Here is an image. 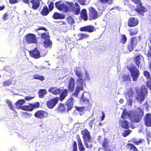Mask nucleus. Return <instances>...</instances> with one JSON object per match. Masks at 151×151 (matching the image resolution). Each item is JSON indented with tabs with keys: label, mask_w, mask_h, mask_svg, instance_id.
I'll return each instance as SVG.
<instances>
[{
	"label": "nucleus",
	"mask_w": 151,
	"mask_h": 151,
	"mask_svg": "<svg viewBox=\"0 0 151 151\" xmlns=\"http://www.w3.org/2000/svg\"><path fill=\"white\" fill-rule=\"evenodd\" d=\"M63 91L61 87H51L48 90L49 92L54 95H60Z\"/></svg>",
	"instance_id": "nucleus-18"
},
{
	"label": "nucleus",
	"mask_w": 151,
	"mask_h": 151,
	"mask_svg": "<svg viewBox=\"0 0 151 151\" xmlns=\"http://www.w3.org/2000/svg\"><path fill=\"white\" fill-rule=\"evenodd\" d=\"M140 56L142 57L140 54L138 55L135 57L134 58V61L138 67H139L141 63Z\"/></svg>",
	"instance_id": "nucleus-35"
},
{
	"label": "nucleus",
	"mask_w": 151,
	"mask_h": 151,
	"mask_svg": "<svg viewBox=\"0 0 151 151\" xmlns=\"http://www.w3.org/2000/svg\"><path fill=\"white\" fill-rule=\"evenodd\" d=\"M144 112L142 109L138 108L132 114H131L130 119L131 122L134 123H137L141 120L142 117L143 115Z\"/></svg>",
	"instance_id": "nucleus-5"
},
{
	"label": "nucleus",
	"mask_w": 151,
	"mask_h": 151,
	"mask_svg": "<svg viewBox=\"0 0 151 151\" xmlns=\"http://www.w3.org/2000/svg\"><path fill=\"white\" fill-rule=\"evenodd\" d=\"M44 77L43 76H40L37 78V80H40L41 81H43L44 80Z\"/></svg>",
	"instance_id": "nucleus-58"
},
{
	"label": "nucleus",
	"mask_w": 151,
	"mask_h": 151,
	"mask_svg": "<svg viewBox=\"0 0 151 151\" xmlns=\"http://www.w3.org/2000/svg\"><path fill=\"white\" fill-rule=\"evenodd\" d=\"M66 3L68 6L69 9L70 11L73 12L76 15H78L80 11V7L77 3L74 4L73 2L66 1Z\"/></svg>",
	"instance_id": "nucleus-6"
},
{
	"label": "nucleus",
	"mask_w": 151,
	"mask_h": 151,
	"mask_svg": "<svg viewBox=\"0 0 151 151\" xmlns=\"http://www.w3.org/2000/svg\"><path fill=\"white\" fill-rule=\"evenodd\" d=\"M81 134L82 135L86 147L90 149H91L93 145L91 143V137L90 132L87 129L85 128L81 131Z\"/></svg>",
	"instance_id": "nucleus-4"
},
{
	"label": "nucleus",
	"mask_w": 151,
	"mask_h": 151,
	"mask_svg": "<svg viewBox=\"0 0 151 151\" xmlns=\"http://www.w3.org/2000/svg\"><path fill=\"white\" fill-rule=\"evenodd\" d=\"M98 1L103 4H107L111 5L112 4L113 0H98Z\"/></svg>",
	"instance_id": "nucleus-40"
},
{
	"label": "nucleus",
	"mask_w": 151,
	"mask_h": 151,
	"mask_svg": "<svg viewBox=\"0 0 151 151\" xmlns=\"http://www.w3.org/2000/svg\"><path fill=\"white\" fill-rule=\"evenodd\" d=\"M55 6L58 10H61L65 13L68 12L69 9V6L66 4L64 3L61 4L59 2H56Z\"/></svg>",
	"instance_id": "nucleus-14"
},
{
	"label": "nucleus",
	"mask_w": 151,
	"mask_h": 151,
	"mask_svg": "<svg viewBox=\"0 0 151 151\" xmlns=\"http://www.w3.org/2000/svg\"><path fill=\"white\" fill-rule=\"evenodd\" d=\"M75 80L74 78L72 77H70L68 80V88L67 89L70 92L73 91L75 87Z\"/></svg>",
	"instance_id": "nucleus-17"
},
{
	"label": "nucleus",
	"mask_w": 151,
	"mask_h": 151,
	"mask_svg": "<svg viewBox=\"0 0 151 151\" xmlns=\"http://www.w3.org/2000/svg\"><path fill=\"white\" fill-rule=\"evenodd\" d=\"M78 36L79 37L78 40H81L84 38H87L89 37V35L87 34L81 33L78 34Z\"/></svg>",
	"instance_id": "nucleus-39"
},
{
	"label": "nucleus",
	"mask_w": 151,
	"mask_h": 151,
	"mask_svg": "<svg viewBox=\"0 0 151 151\" xmlns=\"http://www.w3.org/2000/svg\"><path fill=\"white\" fill-rule=\"evenodd\" d=\"M49 10L51 11L54 8V3L53 1H50L48 5Z\"/></svg>",
	"instance_id": "nucleus-52"
},
{
	"label": "nucleus",
	"mask_w": 151,
	"mask_h": 151,
	"mask_svg": "<svg viewBox=\"0 0 151 151\" xmlns=\"http://www.w3.org/2000/svg\"><path fill=\"white\" fill-rule=\"evenodd\" d=\"M9 3L11 4H14L18 2V0H9Z\"/></svg>",
	"instance_id": "nucleus-55"
},
{
	"label": "nucleus",
	"mask_w": 151,
	"mask_h": 151,
	"mask_svg": "<svg viewBox=\"0 0 151 151\" xmlns=\"http://www.w3.org/2000/svg\"><path fill=\"white\" fill-rule=\"evenodd\" d=\"M102 116L101 117V121L104 120L105 115L103 111L102 112Z\"/></svg>",
	"instance_id": "nucleus-61"
},
{
	"label": "nucleus",
	"mask_w": 151,
	"mask_h": 151,
	"mask_svg": "<svg viewBox=\"0 0 151 151\" xmlns=\"http://www.w3.org/2000/svg\"><path fill=\"white\" fill-rule=\"evenodd\" d=\"M81 99L82 101L86 103V108H87L90 105V102L88 99L86 98H84L83 97H81Z\"/></svg>",
	"instance_id": "nucleus-44"
},
{
	"label": "nucleus",
	"mask_w": 151,
	"mask_h": 151,
	"mask_svg": "<svg viewBox=\"0 0 151 151\" xmlns=\"http://www.w3.org/2000/svg\"><path fill=\"white\" fill-rule=\"evenodd\" d=\"M73 98L72 97H71L67 100L65 103L68 111L70 110L73 107Z\"/></svg>",
	"instance_id": "nucleus-25"
},
{
	"label": "nucleus",
	"mask_w": 151,
	"mask_h": 151,
	"mask_svg": "<svg viewBox=\"0 0 151 151\" xmlns=\"http://www.w3.org/2000/svg\"><path fill=\"white\" fill-rule=\"evenodd\" d=\"M23 3L29 4L31 3L32 4L31 8L34 10H37L39 7L40 4V0H22Z\"/></svg>",
	"instance_id": "nucleus-10"
},
{
	"label": "nucleus",
	"mask_w": 151,
	"mask_h": 151,
	"mask_svg": "<svg viewBox=\"0 0 151 151\" xmlns=\"http://www.w3.org/2000/svg\"><path fill=\"white\" fill-rule=\"evenodd\" d=\"M134 92L132 89L130 88L128 89L125 94V97L127 100V102L128 103L129 105H132L133 103L132 98L133 97Z\"/></svg>",
	"instance_id": "nucleus-9"
},
{
	"label": "nucleus",
	"mask_w": 151,
	"mask_h": 151,
	"mask_svg": "<svg viewBox=\"0 0 151 151\" xmlns=\"http://www.w3.org/2000/svg\"><path fill=\"white\" fill-rule=\"evenodd\" d=\"M80 30L81 32H87L91 33L95 31V27L93 25H89L80 28Z\"/></svg>",
	"instance_id": "nucleus-21"
},
{
	"label": "nucleus",
	"mask_w": 151,
	"mask_h": 151,
	"mask_svg": "<svg viewBox=\"0 0 151 151\" xmlns=\"http://www.w3.org/2000/svg\"><path fill=\"white\" fill-rule=\"evenodd\" d=\"M25 102V101L24 99H19L15 103L16 107L19 109H22V105Z\"/></svg>",
	"instance_id": "nucleus-32"
},
{
	"label": "nucleus",
	"mask_w": 151,
	"mask_h": 151,
	"mask_svg": "<svg viewBox=\"0 0 151 151\" xmlns=\"http://www.w3.org/2000/svg\"><path fill=\"white\" fill-rule=\"evenodd\" d=\"M67 19L68 23L69 24L72 25L75 22L73 19L70 16L67 17Z\"/></svg>",
	"instance_id": "nucleus-45"
},
{
	"label": "nucleus",
	"mask_w": 151,
	"mask_h": 151,
	"mask_svg": "<svg viewBox=\"0 0 151 151\" xmlns=\"http://www.w3.org/2000/svg\"><path fill=\"white\" fill-rule=\"evenodd\" d=\"M89 17L93 19L98 18L99 16L98 12L93 7H91L89 8Z\"/></svg>",
	"instance_id": "nucleus-15"
},
{
	"label": "nucleus",
	"mask_w": 151,
	"mask_h": 151,
	"mask_svg": "<svg viewBox=\"0 0 151 151\" xmlns=\"http://www.w3.org/2000/svg\"><path fill=\"white\" fill-rule=\"evenodd\" d=\"M26 41L28 44H37V39L36 35L32 33H28L25 36Z\"/></svg>",
	"instance_id": "nucleus-8"
},
{
	"label": "nucleus",
	"mask_w": 151,
	"mask_h": 151,
	"mask_svg": "<svg viewBox=\"0 0 151 151\" xmlns=\"http://www.w3.org/2000/svg\"><path fill=\"white\" fill-rule=\"evenodd\" d=\"M94 118H93V119L91 120L88 123V125L89 126H91V127H92V126L93 125V123L94 122Z\"/></svg>",
	"instance_id": "nucleus-60"
},
{
	"label": "nucleus",
	"mask_w": 151,
	"mask_h": 151,
	"mask_svg": "<svg viewBox=\"0 0 151 151\" xmlns=\"http://www.w3.org/2000/svg\"><path fill=\"white\" fill-rule=\"evenodd\" d=\"M126 147L127 150L129 151H139L137 147L132 143H127Z\"/></svg>",
	"instance_id": "nucleus-29"
},
{
	"label": "nucleus",
	"mask_w": 151,
	"mask_h": 151,
	"mask_svg": "<svg viewBox=\"0 0 151 151\" xmlns=\"http://www.w3.org/2000/svg\"><path fill=\"white\" fill-rule=\"evenodd\" d=\"M132 132L130 129L124 130V133L122 134V135L124 137H125L129 135Z\"/></svg>",
	"instance_id": "nucleus-48"
},
{
	"label": "nucleus",
	"mask_w": 151,
	"mask_h": 151,
	"mask_svg": "<svg viewBox=\"0 0 151 151\" xmlns=\"http://www.w3.org/2000/svg\"><path fill=\"white\" fill-rule=\"evenodd\" d=\"M122 78L123 81H126L129 80L130 77L129 74H124L123 75Z\"/></svg>",
	"instance_id": "nucleus-49"
},
{
	"label": "nucleus",
	"mask_w": 151,
	"mask_h": 151,
	"mask_svg": "<svg viewBox=\"0 0 151 151\" xmlns=\"http://www.w3.org/2000/svg\"><path fill=\"white\" fill-rule=\"evenodd\" d=\"M28 105L23 106L22 109L24 111H32L36 108L39 107L40 104L38 102H36L34 104H28Z\"/></svg>",
	"instance_id": "nucleus-11"
},
{
	"label": "nucleus",
	"mask_w": 151,
	"mask_h": 151,
	"mask_svg": "<svg viewBox=\"0 0 151 151\" xmlns=\"http://www.w3.org/2000/svg\"><path fill=\"white\" fill-rule=\"evenodd\" d=\"M86 0H78V2L82 5H85Z\"/></svg>",
	"instance_id": "nucleus-57"
},
{
	"label": "nucleus",
	"mask_w": 151,
	"mask_h": 151,
	"mask_svg": "<svg viewBox=\"0 0 151 151\" xmlns=\"http://www.w3.org/2000/svg\"><path fill=\"white\" fill-rule=\"evenodd\" d=\"M8 106L12 110H13V111L14 110V108H13V106L12 103H11V104H9V105H8Z\"/></svg>",
	"instance_id": "nucleus-64"
},
{
	"label": "nucleus",
	"mask_w": 151,
	"mask_h": 151,
	"mask_svg": "<svg viewBox=\"0 0 151 151\" xmlns=\"http://www.w3.org/2000/svg\"><path fill=\"white\" fill-rule=\"evenodd\" d=\"M139 23V20L137 18L134 17H130L127 22V25L130 27H133L137 26Z\"/></svg>",
	"instance_id": "nucleus-13"
},
{
	"label": "nucleus",
	"mask_w": 151,
	"mask_h": 151,
	"mask_svg": "<svg viewBox=\"0 0 151 151\" xmlns=\"http://www.w3.org/2000/svg\"><path fill=\"white\" fill-rule=\"evenodd\" d=\"M81 17L85 21L87 20L88 17L86 14V10L84 9L82 11V12L81 14Z\"/></svg>",
	"instance_id": "nucleus-41"
},
{
	"label": "nucleus",
	"mask_w": 151,
	"mask_h": 151,
	"mask_svg": "<svg viewBox=\"0 0 151 151\" xmlns=\"http://www.w3.org/2000/svg\"><path fill=\"white\" fill-rule=\"evenodd\" d=\"M39 96L40 98H43L45 95L47 94L46 90L45 89H40L38 92Z\"/></svg>",
	"instance_id": "nucleus-37"
},
{
	"label": "nucleus",
	"mask_w": 151,
	"mask_h": 151,
	"mask_svg": "<svg viewBox=\"0 0 151 151\" xmlns=\"http://www.w3.org/2000/svg\"><path fill=\"white\" fill-rule=\"evenodd\" d=\"M133 143L136 145H141L142 144L143 145H146L145 141L144 139L140 138L139 139L137 140L135 138H133L131 139Z\"/></svg>",
	"instance_id": "nucleus-23"
},
{
	"label": "nucleus",
	"mask_w": 151,
	"mask_h": 151,
	"mask_svg": "<svg viewBox=\"0 0 151 151\" xmlns=\"http://www.w3.org/2000/svg\"><path fill=\"white\" fill-rule=\"evenodd\" d=\"M131 114L129 113L127 110L125 109L123 111L121 116V118L124 120L127 119L128 117L130 118Z\"/></svg>",
	"instance_id": "nucleus-30"
},
{
	"label": "nucleus",
	"mask_w": 151,
	"mask_h": 151,
	"mask_svg": "<svg viewBox=\"0 0 151 151\" xmlns=\"http://www.w3.org/2000/svg\"><path fill=\"white\" fill-rule=\"evenodd\" d=\"M127 40V38L126 36L124 35H122L121 38L120 40V43L122 44H125L126 43Z\"/></svg>",
	"instance_id": "nucleus-42"
},
{
	"label": "nucleus",
	"mask_w": 151,
	"mask_h": 151,
	"mask_svg": "<svg viewBox=\"0 0 151 151\" xmlns=\"http://www.w3.org/2000/svg\"><path fill=\"white\" fill-rule=\"evenodd\" d=\"M101 146L103 147V149L105 151H111L108 145V141L107 139L105 138L102 141Z\"/></svg>",
	"instance_id": "nucleus-27"
},
{
	"label": "nucleus",
	"mask_w": 151,
	"mask_h": 151,
	"mask_svg": "<svg viewBox=\"0 0 151 151\" xmlns=\"http://www.w3.org/2000/svg\"><path fill=\"white\" fill-rule=\"evenodd\" d=\"M127 68L130 72L131 76L132 78L133 81H136L139 74L138 69L134 65L127 67Z\"/></svg>",
	"instance_id": "nucleus-7"
},
{
	"label": "nucleus",
	"mask_w": 151,
	"mask_h": 151,
	"mask_svg": "<svg viewBox=\"0 0 151 151\" xmlns=\"http://www.w3.org/2000/svg\"><path fill=\"white\" fill-rule=\"evenodd\" d=\"M72 151H78L77 144L76 141H73L72 145Z\"/></svg>",
	"instance_id": "nucleus-46"
},
{
	"label": "nucleus",
	"mask_w": 151,
	"mask_h": 151,
	"mask_svg": "<svg viewBox=\"0 0 151 151\" xmlns=\"http://www.w3.org/2000/svg\"><path fill=\"white\" fill-rule=\"evenodd\" d=\"M30 56L35 59L40 57V53L37 47H35L33 50L29 52Z\"/></svg>",
	"instance_id": "nucleus-19"
},
{
	"label": "nucleus",
	"mask_w": 151,
	"mask_h": 151,
	"mask_svg": "<svg viewBox=\"0 0 151 151\" xmlns=\"http://www.w3.org/2000/svg\"><path fill=\"white\" fill-rule=\"evenodd\" d=\"M134 47H134V46H133V45L130 43V44L128 45L127 47V48L128 50L129 51L131 52L132 51L133 49V48Z\"/></svg>",
	"instance_id": "nucleus-51"
},
{
	"label": "nucleus",
	"mask_w": 151,
	"mask_h": 151,
	"mask_svg": "<svg viewBox=\"0 0 151 151\" xmlns=\"http://www.w3.org/2000/svg\"><path fill=\"white\" fill-rule=\"evenodd\" d=\"M128 31L131 36L136 35L138 32L137 28H130L128 29Z\"/></svg>",
	"instance_id": "nucleus-36"
},
{
	"label": "nucleus",
	"mask_w": 151,
	"mask_h": 151,
	"mask_svg": "<svg viewBox=\"0 0 151 151\" xmlns=\"http://www.w3.org/2000/svg\"><path fill=\"white\" fill-rule=\"evenodd\" d=\"M52 45V42L50 39H48L43 41V45L46 48H51Z\"/></svg>",
	"instance_id": "nucleus-31"
},
{
	"label": "nucleus",
	"mask_w": 151,
	"mask_h": 151,
	"mask_svg": "<svg viewBox=\"0 0 151 151\" xmlns=\"http://www.w3.org/2000/svg\"><path fill=\"white\" fill-rule=\"evenodd\" d=\"M68 90L67 89H64L59 95V97H55L51 98L47 101L46 105L49 109L54 108L58 103L59 100L62 102L67 96L68 95Z\"/></svg>",
	"instance_id": "nucleus-1"
},
{
	"label": "nucleus",
	"mask_w": 151,
	"mask_h": 151,
	"mask_svg": "<svg viewBox=\"0 0 151 151\" xmlns=\"http://www.w3.org/2000/svg\"><path fill=\"white\" fill-rule=\"evenodd\" d=\"M75 74L78 78L76 81V86L75 91L72 93V95L77 97L80 92L83 90L84 82L83 78V74L81 71L76 70Z\"/></svg>",
	"instance_id": "nucleus-2"
},
{
	"label": "nucleus",
	"mask_w": 151,
	"mask_h": 151,
	"mask_svg": "<svg viewBox=\"0 0 151 151\" xmlns=\"http://www.w3.org/2000/svg\"><path fill=\"white\" fill-rule=\"evenodd\" d=\"M148 92V89L146 86L145 85L142 86L140 88L136 90V99L141 103L144 100L145 96L147 94Z\"/></svg>",
	"instance_id": "nucleus-3"
},
{
	"label": "nucleus",
	"mask_w": 151,
	"mask_h": 151,
	"mask_svg": "<svg viewBox=\"0 0 151 151\" xmlns=\"http://www.w3.org/2000/svg\"><path fill=\"white\" fill-rule=\"evenodd\" d=\"M131 1L137 4L141 2L140 0H131Z\"/></svg>",
	"instance_id": "nucleus-59"
},
{
	"label": "nucleus",
	"mask_w": 151,
	"mask_h": 151,
	"mask_svg": "<svg viewBox=\"0 0 151 151\" xmlns=\"http://www.w3.org/2000/svg\"><path fill=\"white\" fill-rule=\"evenodd\" d=\"M59 22L60 23V25H66V23L63 21H60Z\"/></svg>",
	"instance_id": "nucleus-62"
},
{
	"label": "nucleus",
	"mask_w": 151,
	"mask_h": 151,
	"mask_svg": "<svg viewBox=\"0 0 151 151\" xmlns=\"http://www.w3.org/2000/svg\"><path fill=\"white\" fill-rule=\"evenodd\" d=\"M52 17L53 18L55 19H63L65 18V16L64 14L55 12Z\"/></svg>",
	"instance_id": "nucleus-28"
},
{
	"label": "nucleus",
	"mask_w": 151,
	"mask_h": 151,
	"mask_svg": "<svg viewBox=\"0 0 151 151\" xmlns=\"http://www.w3.org/2000/svg\"><path fill=\"white\" fill-rule=\"evenodd\" d=\"M136 7L137 8L135 9V11L139 14L142 15H143V13L147 11L145 8L142 6L141 2L138 4Z\"/></svg>",
	"instance_id": "nucleus-20"
},
{
	"label": "nucleus",
	"mask_w": 151,
	"mask_h": 151,
	"mask_svg": "<svg viewBox=\"0 0 151 151\" xmlns=\"http://www.w3.org/2000/svg\"><path fill=\"white\" fill-rule=\"evenodd\" d=\"M34 97L27 96L24 98L27 101H28L34 98Z\"/></svg>",
	"instance_id": "nucleus-56"
},
{
	"label": "nucleus",
	"mask_w": 151,
	"mask_h": 151,
	"mask_svg": "<svg viewBox=\"0 0 151 151\" xmlns=\"http://www.w3.org/2000/svg\"><path fill=\"white\" fill-rule=\"evenodd\" d=\"M39 76L40 75L38 74H35L33 76V78L35 79H37V78H38Z\"/></svg>",
	"instance_id": "nucleus-63"
},
{
	"label": "nucleus",
	"mask_w": 151,
	"mask_h": 151,
	"mask_svg": "<svg viewBox=\"0 0 151 151\" xmlns=\"http://www.w3.org/2000/svg\"><path fill=\"white\" fill-rule=\"evenodd\" d=\"M144 122L145 125L147 127H151V114L147 113L144 118Z\"/></svg>",
	"instance_id": "nucleus-22"
},
{
	"label": "nucleus",
	"mask_w": 151,
	"mask_h": 151,
	"mask_svg": "<svg viewBox=\"0 0 151 151\" xmlns=\"http://www.w3.org/2000/svg\"><path fill=\"white\" fill-rule=\"evenodd\" d=\"M50 12V11L48 7L47 6L45 5L43 6L40 13L43 16H46Z\"/></svg>",
	"instance_id": "nucleus-33"
},
{
	"label": "nucleus",
	"mask_w": 151,
	"mask_h": 151,
	"mask_svg": "<svg viewBox=\"0 0 151 151\" xmlns=\"http://www.w3.org/2000/svg\"><path fill=\"white\" fill-rule=\"evenodd\" d=\"M138 43V40L136 36L132 37L131 39L130 43L133 46L135 47Z\"/></svg>",
	"instance_id": "nucleus-38"
},
{
	"label": "nucleus",
	"mask_w": 151,
	"mask_h": 151,
	"mask_svg": "<svg viewBox=\"0 0 151 151\" xmlns=\"http://www.w3.org/2000/svg\"><path fill=\"white\" fill-rule=\"evenodd\" d=\"M143 74L146 79L148 80L146 81V84L149 90H151V77L150 73L148 71H145L143 72Z\"/></svg>",
	"instance_id": "nucleus-16"
},
{
	"label": "nucleus",
	"mask_w": 151,
	"mask_h": 151,
	"mask_svg": "<svg viewBox=\"0 0 151 151\" xmlns=\"http://www.w3.org/2000/svg\"><path fill=\"white\" fill-rule=\"evenodd\" d=\"M76 138L77 140L78 147L79 151H85V148L83 145L80 136L78 134H77L76 136Z\"/></svg>",
	"instance_id": "nucleus-24"
},
{
	"label": "nucleus",
	"mask_w": 151,
	"mask_h": 151,
	"mask_svg": "<svg viewBox=\"0 0 151 151\" xmlns=\"http://www.w3.org/2000/svg\"><path fill=\"white\" fill-rule=\"evenodd\" d=\"M119 123L120 126L124 129H128L129 127V123L127 120H120Z\"/></svg>",
	"instance_id": "nucleus-26"
},
{
	"label": "nucleus",
	"mask_w": 151,
	"mask_h": 151,
	"mask_svg": "<svg viewBox=\"0 0 151 151\" xmlns=\"http://www.w3.org/2000/svg\"><path fill=\"white\" fill-rule=\"evenodd\" d=\"M12 80H11L5 81L3 82V86H9L12 84Z\"/></svg>",
	"instance_id": "nucleus-43"
},
{
	"label": "nucleus",
	"mask_w": 151,
	"mask_h": 151,
	"mask_svg": "<svg viewBox=\"0 0 151 151\" xmlns=\"http://www.w3.org/2000/svg\"><path fill=\"white\" fill-rule=\"evenodd\" d=\"M65 107L64 104L62 103L59 104L58 106L56 109V110L58 112H63L65 110Z\"/></svg>",
	"instance_id": "nucleus-34"
},
{
	"label": "nucleus",
	"mask_w": 151,
	"mask_h": 151,
	"mask_svg": "<svg viewBox=\"0 0 151 151\" xmlns=\"http://www.w3.org/2000/svg\"><path fill=\"white\" fill-rule=\"evenodd\" d=\"M48 114L47 112L42 110L37 111L34 114L36 118L39 119L45 118L48 116Z\"/></svg>",
	"instance_id": "nucleus-12"
},
{
	"label": "nucleus",
	"mask_w": 151,
	"mask_h": 151,
	"mask_svg": "<svg viewBox=\"0 0 151 151\" xmlns=\"http://www.w3.org/2000/svg\"><path fill=\"white\" fill-rule=\"evenodd\" d=\"M40 30H43L45 31H47V29L45 28L42 27H40L36 29L35 31H37Z\"/></svg>",
	"instance_id": "nucleus-54"
},
{
	"label": "nucleus",
	"mask_w": 151,
	"mask_h": 151,
	"mask_svg": "<svg viewBox=\"0 0 151 151\" xmlns=\"http://www.w3.org/2000/svg\"><path fill=\"white\" fill-rule=\"evenodd\" d=\"M8 17L9 14L8 13L6 12L3 15L2 19L4 20H6L8 19Z\"/></svg>",
	"instance_id": "nucleus-53"
},
{
	"label": "nucleus",
	"mask_w": 151,
	"mask_h": 151,
	"mask_svg": "<svg viewBox=\"0 0 151 151\" xmlns=\"http://www.w3.org/2000/svg\"><path fill=\"white\" fill-rule=\"evenodd\" d=\"M76 110L78 112L82 111L84 109V108H86V106H76L75 107Z\"/></svg>",
	"instance_id": "nucleus-50"
},
{
	"label": "nucleus",
	"mask_w": 151,
	"mask_h": 151,
	"mask_svg": "<svg viewBox=\"0 0 151 151\" xmlns=\"http://www.w3.org/2000/svg\"><path fill=\"white\" fill-rule=\"evenodd\" d=\"M41 38L42 39L45 40L48 39H50V36L48 35L46 33H43L41 35Z\"/></svg>",
	"instance_id": "nucleus-47"
}]
</instances>
